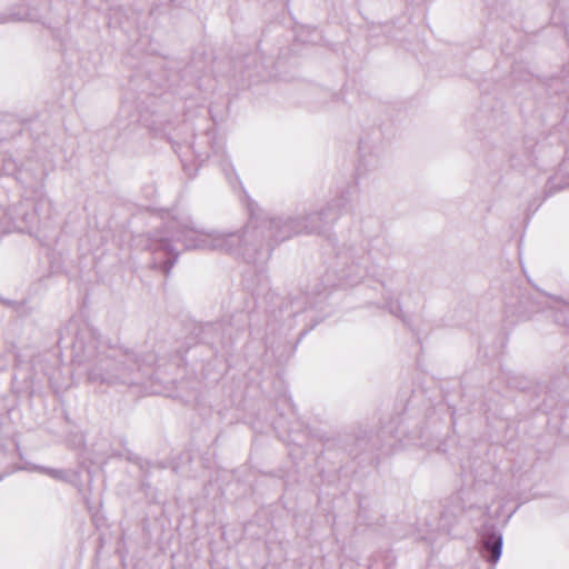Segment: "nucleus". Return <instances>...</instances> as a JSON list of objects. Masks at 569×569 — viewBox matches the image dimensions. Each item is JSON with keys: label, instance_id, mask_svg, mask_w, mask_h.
I'll list each match as a JSON object with an SVG mask.
<instances>
[{"label": "nucleus", "instance_id": "nucleus-1", "mask_svg": "<svg viewBox=\"0 0 569 569\" xmlns=\"http://www.w3.org/2000/svg\"><path fill=\"white\" fill-rule=\"evenodd\" d=\"M250 219L238 231H207L190 216L173 217L149 237L148 249L151 252V268L169 276L179 259L181 243L183 250H218L241 259L248 264L262 268L269 261L277 244L274 228L270 221L277 217L260 214L249 204Z\"/></svg>", "mask_w": 569, "mask_h": 569}, {"label": "nucleus", "instance_id": "nucleus-2", "mask_svg": "<svg viewBox=\"0 0 569 569\" xmlns=\"http://www.w3.org/2000/svg\"><path fill=\"white\" fill-rule=\"evenodd\" d=\"M72 360L79 365L91 363L87 371L89 382L98 385H134V370L147 373L157 362L154 352L137 355L101 341L89 328L76 330L71 342Z\"/></svg>", "mask_w": 569, "mask_h": 569}, {"label": "nucleus", "instance_id": "nucleus-3", "mask_svg": "<svg viewBox=\"0 0 569 569\" xmlns=\"http://www.w3.org/2000/svg\"><path fill=\"white\" fill-rule=\"evenodd\" d=\"M356 183L346 184L337 194L320 210L298 216H279L270 221L274 228L277 241H286L293 236L326 234L333 223L345 213L349 212L358 194Z\"/></svg>", "mask_w": 569, "mask_h": 569}, {"label": "nucleus", "instance_id": "nucleus-4", "mask_svg": "<svg viewBox=\"0 0 569 569\" xmlns=\"http://www.w3.org/2000/svg\"><path fill=\"white\" fill-rule=\"evenodd\" d=\"M377 251L388 257L392 248L385 236H377L370 241V250L356 242L342 243L337 248L333 269L339 280L346 284H357L366 277L376 276V267L371 264V252Z\"/></svg>", "mask_w": 569, "mask_h": 569}, {"label": "nucleus", "instance_id": "nucleus-5", "mask_svg": "<svg viewBox=\"0 0 569 569\" xmlns=\"http://www.w3.org/2000/svg\"><path fill=\"white\" fill-rule=\"evenodd\" d=\"M480 552L488 562L497 563L502 552V535L493 528L485 529L480 537Z\"/></svg>", "mask_w": 569, "mask_h": 569}, {"label": "nucleus", "instance_id": "nucleus-6", "mask_svg": "<svg viewBox=\"0 0 569 569\" xmlns=\"http://www.w3.org/2000/svg\"><path fill=\"white\" fill-rule=\"evenodd\" d=\"M538 298H540L539 295L522 292L519 296L517 306H512L511 302L507 303V312L518 319H528L531 313L541 309V303Z\"/></svg>", "mask_w": 569, "mask_h": 569}, {"label": "nucleus", "instance_id": "nucleus-7", "mask_svg": "<svg viewBox=\"0 0 569 569\" xmlns=\"http://www.w3.org/2000/svg\"><path fill=\"white\" fill-rule=\"evenodd\" d=\"M19 217L21 218L20 221H14V229H17L20 232H30L31 224L33 223L36 219V214L33 211H21L18 212Z\"/></svg>", "mask_w": 569, "mask_h": 569}, {"label": "nucleus", "instance_id": "nucleus-8", "mask_svg": "<svg viewBox=\"0 0 569 569\" xmlns=\"http://www.w3.org/2000/svg\"><path fill=\"white\" fill-rule=\"evenodd\" d=\"M567 167H569V162L568 161H563L559 166V169H558V172H557L556 177L550 179L546 183L545 192L547 193V196H551L553 192H556L557 189H562V188L569 186V180L566 181L563 184H560L559 187L556 184V180L559 178L560 174H562L567 170Z\"/></svg>", "mask_w": 569, "mask_h": 569}, {"label": "nucleus", "instance_id": "nucleus-9", "mask_svg": "<svg viewBox=\"0 0 569 569\" xmlns=\"http://www.w3.org/2000/svg\"><path fill=\"white\" fill-rule=\"evenodd\" d=\"M222 329V325L221 323H209L204 327L203 329V339L206 340L207 343H210V345H216V343H220L221 346H224L226 345V341H224V338L223 336H219V338H212V339H209L207 338V336L211 335V333H217V335H220V331Z\"/></svg>", "mask_w": 569, "mask_h": 569}, {"label": "nucleus", "instance_id": "nucleus-10", "mask_svg": "<svg viewBox=\"0 0 569 569\" xmlns=\"http://www.w3.org/2000/svg\"><path fill=\"white\" fill-rule=\"evenodd\" d=\"M38 469L42 473H46L53 479H57V480H66L67 479V472L62 469H52V468H47V467H39Z\"/></svg>", "mask_w": 569, "mask_h": 569}, {"label": "nucleus", "instance_id": "nucleus-11", "mask_svg": "<svg viewBox=\"0 0 569 569\" xmlns=\"http://www.w3.org/2000/svg\"><path fill=\"white\" fill-rule=\"evenodd\" d=\"M387 307L389 312L398 318H400L405 323H407V318L402 313L401 306L398 301L390 300L387 302Z\"/></svg>", "mask_w": 569, "mask_h": 569}, {"label": "nucleus", "instance_id": "nucleus-12", "mask_svg": "<svg viewBox=\"0 0 569 569\" xmlns=\"http://www.w3.org/2000/svg\"><path fill=\"white\" fill-rule=\"evenodd\" d=\"M558 321H563V325L569 328V303L565 305L563 310L557 317Z\"/></svg>", "mask_w": 569, "mask_h": 569}, {"label": "nucleus", "instance_id": "nucleus-13", "mask_svg": "<svg viewBox=\"0 0 569 569\" xmlns=\"http://www.w3.org/2000/svg\"><path fill=\"white\" fill-rule=\"evenodd\" d=\"M222 170L227 177V179L229 180V182L231 183V178H232V171L233 169L231 168V166L229 163H223L222 166Z\"/></svg>", "mask_w": 569, "mask_h": 569}, {"label": "nucleus", "instance_id": "nucleus-14", "mask_svg": "<svg viewBox=\"0 0 569 569\" xmlns=\"http://www.w3.org/2000/svg\"><path fill=\"white\" fill-rule=\"evenodd\" d=\"M264 282H266V283H264L263 286H261V287H259V288H254V289H252V293H253L254 296H260V295L263 292L264 288H268V281H267V279H264Z\"/></svg>", "mask_w": 569, "mask_h": 569}, {"label": "nucleus", "instance_id": "nucleus-15", "mask_svg": "<svg viewBox=\"0 0 569 569\" xmlns=\"http://www.w3.org/2000/svg\"><path fill=\"white\" fill-rule=\"evenodd\" d=\"M7 367V361L2 359L0 356V369H4Z\"/></svg>", "mask_w": 569, "mask_h": 569}, {"label": "nucleus", "instance_id": "nucleus-16", "mask_svg": "<svg viewBox=\"0 0 569 569\" xmlns=\"http://www.w3.org/2000/svg\"><path fill=\"white\" fill-rule=\"evenodd\" d=\"M11 351H12L14 358L18 359L19 355L16 352V347L14 346L11 347Z\"/></svg>", "mask_w": 569, "mask_h": 569}, {"label": "nucleus", "instance_id": "nucleus-17", "mask_svg": "<svg viewBox=\"0 0 569 569\" xmlns=\"http://www.w3.org/2000/svg\"><path fill=\"white\" fill-rule=\"evenodd\" d=\"M194 154H196L197 158H201L202 157V153H199L197 151H194Z\"/></svg>", "mask_w": 569, "mask_h": 569}, {"label": "nucleus", "instance_id": "nucleus-18", "mask_svg": "<svg viewBox=\"0 0 569 569\" xmlns=\"http://www.w3.org/2000/svg\"><path fill=\"white\" fill-rule=\"evenodd\" d=\"M303 308H299L297 310L293 311V313H298L300 310H302Z\"/></svg>", "mask_w": 569, "mask_h": 569}, {"label": "nucleus", "instance_id": "nucleus-19", "mask_svg": "<svg viewBox=\"0 0 569 569\" xmlns=\"http://www.w3.org/2000/svg\"><path fill=\"white\" fill-rule=\"evenodd\" d=\"M63 340H64V338H63V337H61V338L59 339L58 343H62V341H63Z\"/></svg>", "mask_w": 569, "mask_h": 569}]
</instances>
